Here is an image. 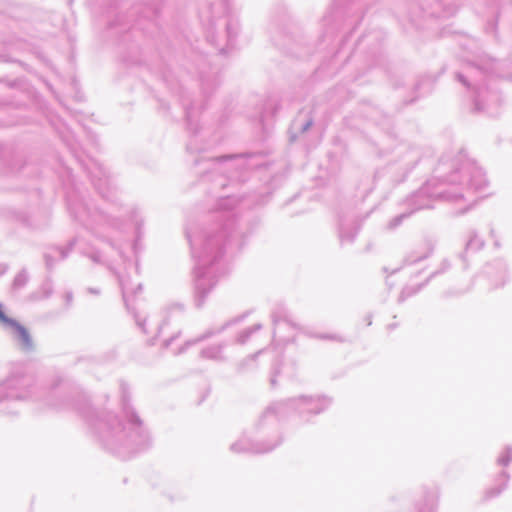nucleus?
Instances as JSON below:
<instances>
[{
	"label": "nucleus",
	"instance_id": "f257e3e1",
	"mask_svg": "<svg viewBox=\"0 0 512 512\" xmlns=\"http://www.w3.org/2000/svg\"><path fill=\"white\" fill-rule=\"evenodd\" d=\"M10 326L15 329V332H16L17 337H18L19 341L21 342V344L26 348L30 347L31 339H30V335H29L27 329L25 327H23L22 325H20L15 320H14V324H10Z\"/></svg>",
	"mask_w": 512,
	"mask_h": 512
},
{
	"label": "nucleus",
	"instance_id": "f03ea898",
	"mask_svg": "<svg viewBox=\"0 0 512 512\" xmlns=\"http://www.w3.org/2000/svg\"><path fill=\"white\" fill-rule=\"evenodd\" d=\"M0 322L4 323V324H7V325H10V324H14V320L13 319H10L8 318L4 312L2 311V305L0 304Z\"/></svg>",
	"mask_w": 512,
	"mask_h": 512
}]
</instances>
